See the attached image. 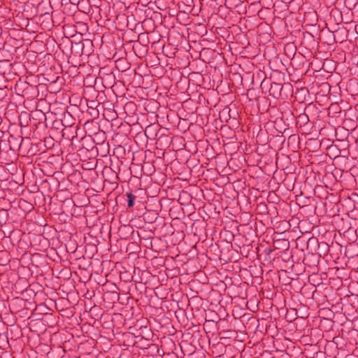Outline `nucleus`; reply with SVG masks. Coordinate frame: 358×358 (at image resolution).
I'll use <instances>...</instances> for the list:
<instances>
[{"label":"nucleus","instance_id":"obj_1","mask_svg":"<svg viewBox=\"0 0 358 358\" xmlns=\"http://www.w3.org/2000/svg\"><path fill=\"white\" fill-rule=\"evenodd\" d=\"M128 196V206L132 207L134 204L135 197L131 194H127Z\"/></svg>","mask_w":358,"mask_h":358}]
</instances>
